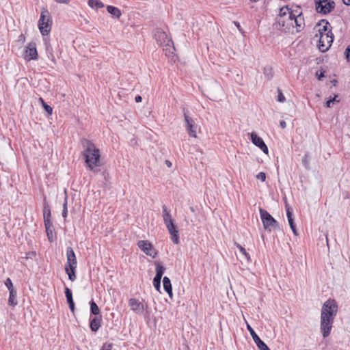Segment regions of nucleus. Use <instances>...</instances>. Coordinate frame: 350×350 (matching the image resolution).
Listing matches in <instances>:
<instances>
[{
  "mask_svg": "<svg viewBox=\"0 0 350 350\" xmlns=\"http://www.w3.org/2000/svg\"><path fill=\"white\" fill-rule=\"evenodd\" d=\"M338 312V305L334 299H328L323 305L321 312V332L324 338L331 333L334 317Z\"/></svg>",
  "mask_w": 350,
  "mask_h": 350,
  "instance_id": "obj_1",
  "label": "nucleus"
},
{
  "mask_svg": "<svg viewBox=\"0 0 350 350\" xmlns=\"http://www.w3.org/2000/svg\"><path fill=\"white\" fill-rule=\"evenodd\" d=\"M81 143L83 148L82 155L84 157L87 168L90 171L96 172V167L101 165L99 149L91 141L85 138H83Z\"/></svg>",
  "mask_w": 350,
  "mask_h": 350,
  "instance_id": "obj_2",
  "label": "nucleus"
},
{
  "mask_svg": "<svg viewBox=\"0 0 350 350\" xmlns=\"http://www.w3.org/2000/svg\"><path fill=\"white\" fill-rule=\"evenodd\" d=\"M52 19L48 10L42 8L40 18L38 21V27L42 36L48 35L51 29Z\"/></svg>",
  "mask_w": 350,
  "mask_h": 350,
  "instance_id": "obj_3",
  "label": "nucleus"
},
{
  "mask_svg": "<svg viewBox=\"0 0 350 350\" xmlns=\"http://www.w3.org/2000/svg\"><path fill=\"white\" fill-rule=\"evenodd\" d=\"M260 214L265 230L271 231L278 227V221L267 211L260 208Z\"/></svg>",
  "mask_w": 350,
  "mask_h": 350,
  "instance_id": "obj_4",
  "label": "nucleus"
},
{
  "mask_svg": "<svg viewBox=\"0 0 350 350\" xmlns=\"http://www.w3.org/2000/svg\"><path fill=\"white\" fill-rule=\"evenodd\" d=\"M314 3L316 11L323 14L331 12L335 7V3L332 0H314Z\"/></svg>",
  "mask_w": 350,
  "mask_h": 350,
  "instance_id": "obj_5",
  "label": "nucleus"
},
{
  "mask_svg": "<svg viewBox=\"0 0 350 350\" xmlns=\"http://www.w3.org/2000/svg\"><path fill=\"white\" fill-rule=\"evenodd\" d=\"M154 36L157 44L160 46H170V44H174L173 41L168 38L167 33L161 29H156Z\"/></svg>",
  "mask_w": 350,
  "mask_h": 350,
  "instance_id": "obj_6",
  "label": "nucleus"
},
{
  "mask_svg": "<svg viewBox=\"0 0 350 350\" xmlns=\"http://www.w3.org/2000/svg\"><path fill=\"white\" fill-rule=\"evenodd\" d=\"M183 115L186 122V130L188 134L193 137H196V125L193 120L189 116L188 109L183 108Z\"/></svg>",
  "mask_w": 350,
  "mask_h": 350,
  "instance_id": "obj_7",
  "label": "nucleus"
},
{
  "mask_svg": "<svg viewBox=\"0 0 350 350\" xmlns=\"http://www.w3.org/2000/svg\"><path fill=\"white\" fill-rule=\"evenodd\" d=\"M137 245L146 255L152 258L156 257L157 252L149 241L141 240L138 241Z\"/></svg>",
  "mask_w": 350,
  "mask_h": 350,
  "instance_id": "obj_8",
  "label": "nucleus"
},
{
  "mask_svg": "<svg viewBox=\"0 0 350 350\" xmlns=\"http://www.w3.org/2000/svg\"><path fill=\"white\" fill-rule=\"evenodd\" d=\"M334 40V35L321 36L319 38V49L321 52H325L331 46Z\"/></svg>",
  "mask_w": 350,
  "mask_h": 350,
  "instance_id": "obj_9",
  "label": "nucleus"
},
{
  "mask_svg": "<svg viewBox=\"0 0 350 350\" xmlns=\"http://www.w3.org/2000/svg\"><path fill=\"white\" fill-rule=\"evenodd\" d=\"M66 258L67 262L65 268L77 269V261L75 253L71 247H68L66 249Z\"/></svg>",
  "mask_w": 350,
  "mask_h": 350,
  "instance_id": "obj_10",
  "label": "nucleus"
},
{
  "mask_svg": "<svg viewBox=\"0 0 350 350\" xmlns=\"http://www.w3.org/2000/svg\"><path fill=\"white\" fill-rule=\"evenodd\" d=\"M247 328L260 350H270L268 346L260 338V337L256 334L255 331L249 324H247Z\"/></svg>",
  "mask_w": 350,
  "mask_h": 350,
  "instance_id": "obj_11",
  "label": "nucleus"
},
{
  "mask_svg": "<svg viewBox=\"0 0 350 350\" xmlns=\"http://www.w3.org/2000/svg\"><path fill=\"white\" fill-rule=\"evenodd\" d=\"M251 140L252 143L258 147L264 153L267 154L269 152L268 148L263 139L257 135L254 132L251 133Z\"/></svg>",
  "mask_w": 350,
  "mask_h": 350,
  "instance_id": "obj_12",
  "label": "nucleus"
},
{
  "mask_svg": "<svg viewBox=\"0 0 350 350\" xmlns=\"http://www.w3.org/2000/svg\"><path fill=\"white\" fill-rule=\"evenodd\" d=\"M38 52L34 42H30L25 50V59L27 61L35 60L38 59Z\"/></svg>",
  "mask_w": 350,
  "mask_h": 350,
  "instance_id": "obj_13",
  "label": "nucleus"
},
{
  "mask_svg": "<svg viewBox=\"0 0 350 350\" xmlns=\"http://www.w3.org/2000/svg\"><path fill=\"white\" fill-rule=\"evenodd\" d=\"M129 306L131 309L137 314H142L144 312V305L137 299L131 298L129 300Z\"/></svg>",
  "mask_w": 350,
  "mask_h": 350,
  "instance_id": "obj_14",
  "label": "nucleus"
},
{
  "mask_svg": "<svg viewBox=\"0 0 350 350\" xmlns=\"http://www.w3.org/2000/svg\"><path fill=\"white\" fill-rule=\"evenodd\" d=\"M319 29L318 30L320 36L325 35H331L332 33L330 24L326 20H321L318 24Z\"/></svg>",
  "mask_w": 350,
  "mask_h": 350,
  "instance_id": "obj_15",
  "label": "nucleus"
},
{
  "mask_svg": "<svg viewBox=\"0 0 350 350\" xmlns=\"http://www.w3.org/2000/svg\"><path fill=\"white\" fill-rule=\"evenodd\" d=\"M166 227L169 231L173 243L174 244H178L179 243V232L176 229V225L173 223L170 224V225H167Z\"/></svg>",
  "mask_w": 350,
  "mask_h": 350,
  "instance_id": "obj_16",
  "label": "nucleus"
},
{
  "mask_svg": "<svg viewBox=\"0 0 350 350\" xmlns=\"http://www.w3.org/2000/svg\"><path fill=\"white\" fill-rule=\"evenodd\" d=\"M102 317L96 316L94 318L90 319V327L92 332H97L101 326Z\"/></svg>",
  "mask_w": 350,
  "mask_h": 350,
  "instance_id": "obj_17",
  "label": "nucleus"
},
{
  "mask_svg": "<svg viewBox=\"0 0 350 350\" xmlns=\"http://www.w3.org/2000/svg\"><path fill=\"white\" fill-rule=\"evenodd\" d=\"M162 209L163 219L165 226H167V225H170V224H173L174 220L172 218L171 214L167 211L166 206L163 205Z\"/></svg>",
  "mask_w": 350,
  "mask_h": 350,
  "instance_id": "obj_18",
  "label": "nucleus"
},
{
  "mask_svg": "<svg viewBox=\"0 0 350 350\" xmlns=\"http://www.w3.org/2000/svg\"><path fill=\"white\" fill-rule=\"evenodd\" d=\"M293 12L288 11V7L280 8V13L278 15V16H282V18H286V19L289 21L290 25H291L293 23Z\"/></svg>",
  "mask_w": 350,
  "mask_h": 350,
  "instance_id": "obj_19",
  "label": "nucleus"
},
{
  "mask_svg": "<svg viewBox=\"0 0 350 350\" xmlns=\"http://www.w3.org/2000/svg\"><path fill=\"white\" fill-rule=\"evenodd\" d=\"M288 22H289V21L287 20L286 18L277 16L275 18V22L273 25L276 29L280 30L282 27L288 25Z\"/></svg>",
  "mask_w": 350,
  "mask_h": 350,
  "instance_id": "obj_20",
  "label": "nucleus"
},
{
  "mask_svg": "<svg viewBox=\"0 0 350 350\" xmlns=\"http://www.w3.org/2000/svg\"><path fill=\"white\" fill-rule=\"evenodd\" d=\"M163 288L170 297H172V287L170 278L165 276L163 279Z\"/></svg>",
  "mask_w": 350,
  "mask_h": 350,
  "instance_id": "obj_21",
  "label": "nucleus"
},
{
  "mask_svg": "<svg viewBox=\"0 0 350 350\" xmlns=\"http://www.w3.org/2000/svg\"><path fill=\"white\" fill-rule=\"evenodd\" d=\"M293 21H294L295 23L296 24V26L297 27V31H300V29L304 27V16H302L301 14H299L297 16H295V14H293Z\"/></svg>",
  "mask_w": 350,
  "mask_h": 350,
  "instance_id": "obj_22",
  "label": "nucleus"
},
{
  "mask_svg": "<svg viewBox=\"0 0 350 350\" xmlns=\"http://www.w3.org/2000/svg\"><path fill=\"white\" fill-rule=\"evenodd\" d=\"M154 265L156 267V275L154 277L161 279L165 270V268L163 267L162 262L160 261H155Z\"/></svg>",
  "mask_w": 350,
  "mask_h": 350,
  "instance_id": "obj_23",
  "label": "nucleus"
},
{
  "mask_svg": "<svg viewBox=\"0 0 350 350\" xmlns=\"http://www.w3.org/2000/svg\"><path fill=\"white\" fill-rule=\"evenodd\" d=\"M10 295L8 298V304L10 306L14 307L17 305L18 302L16 300L17 292L16 289H10Z\"/></svg>",
  "mask_w": 350,
  "mask_h": 350,
  "instance_id": "obj_24",
  "label": "nucleus"
},
{
  "mask_svg": "<svg viewBox=\"0 0 350 350\" xmlns=\"http://www.w3.org/2000/svg\"><path fill=\"white\" fill-rule=\"evenodd\" d=\"M107 10L109 14H111L113 17L116 18H119L122 14L120 10L118 8L112 5H107Z\"/></svg>",
  "mask_w": 350,
  "mask_h": 350,
  "instance_id": "obj_25",
  "label": "nucleus"
},
{
  "mask_svg": "<svg viewBox=\"0 0 350 350\" xmlns=\"http://www.w3.org/2000/svg\"><path fill=\"white\" fill-rule=\"evenodd\" d=\"M88 5L95 10H98L104 7L103 3L100 0H89Z\"/></svg>",
  "mask_w": 350,
  "mask_h": 350,
  "instance_id": "obj_26",
  "label": "nucleus"
},
{
  "mask_svg": "<svg viewBox=\"0 0 350 350\" xmlns=\"http://www.w3.org/2000/svg\"><path fill=\"white\" fill-rule=\"evenodd\" d=\"M90 311H91V314L95 315V316H97V315H100V309L98 308V306H97V304L95 303V301L92 299L90 303Z\"/></svg>",
  "mask_w": 350,
  "mask_h": 350,
  "instance_id": "obj_27",
  "label": "nucleus"
},
{
  "mask_svg": "<svg viewBox=\"0 0 350 350\" xmlns=\"http://www.w3.org/2000/svg\"><path fill=\"white\" fill-rule=\"evenodd\" d=\"M263 73L267 80H271L273 78V71L271 66H265L263 70Z\"/></svg>",
  "mask_w": 350,
  "mask_h": 350,
  "instance_id": "obj_28",
  "label": "nucleus"
},
{
  "mask_svg": "<svg viewBox=\"0 0 350 350\" xmlns=\"http://www.w3.org/2000/svg\"><path fill=\"white\" fill-rule=\"evenodd\" d=\"M65 271L68 276L69 280L74 281L76 279V269L65 268Z\"/></svg>",
  "mask_w": 350,
  "mask_h": 350,
  "instance_id": "obj_29",
  "label": "nucleus"
},
{
  "mask_svg": "<svg viewBox=\"0 0 350 350\" xmlns=\"http://www.w3.org/2000/svg\"><path fill=\"white\" fill-rule=\"evenodd\" d=\"M39 102L42 104V107H44L45 111L47 112V113L49 115H51L53 113V108L51 106H49V105H47L44 102V100L42 98H39Z\"/></svg>",
  "mask_w": 350,
  "mask_h": 350,
  "instance_id": "obj_30",
  "label": "nucleus"
},
{
  "mask_svg": "<svg viewBox=\"0 0 350 350\" xmlns=\"http://www.w3.org/2000/svg\"><path fill=\"white\" fill-rule=\"evenodd\" d=\"M65 295H66L68 304L74 302L72 291L68 287H65Z\"/></svg>",
  "mask_w": 350,
  "mask_h": 350,
  "instance_id": "obj_31",
  "label": "nucleus"
},
{
  "mask_svg": "<svg viewBox=\"0 0 350 350\" xmlns=\"http://www.w3.org/2000/svg\"><path fill=\"white\" fill-rule=\"evenodd\" d=\"M45 44H46V55H47L49 59H51L52 60H53L54 55H53V53L52 46L48 42H46Z\"/></svg>",
  "mask_w": 350,
  "mask_h": 350,
  "instance_id": "obj_32",
  "label": "nucleus"
},
{
  "mask_svg": "<svg viewBox=\"0 0 350 350\" xmlns=\"http://www.w3.org/2000/svg\"><path fill=\"white\" fill-rule=\"evenodd\" d=\"M235 245L237 247V248L239 250V251L244 255L245 258L250 261V254L246 252L245 249L242 247L240 244L235 243Z\"/></svg>",
  "mask_w": 350,
  "mask_h": 350,
  "instance_id": "obj_33",
  "label": "nucleus"
},
{
  "mask_svg": "<svg viewBox=\"0 0 350 350\" xmlns=\"http://www.w3.org/2000/svg\"><path fill=\"white\" fill-rule=\"evenodd\" d=\"M67 204H68V196H67V195H66L65 198H64V202L63 204V210H62V216L64 218H66L68 216Z\"/></svg>",
  "mask_w": 350,
  "mask_h": 350,
  "instance_id": "obj_34",
  "label": "nucleus"
},
{
  "mask_svg": "<svg viewBox=\"0 0 350 350\" xmlns=\"http://www.w3.org/2000/svg\"><path fill=\"white\" fill-rule=\"evenodd\" d=\"M165 48L163 49V51L165 52V55L170 56V55L174 53V51L175 50L174 45L172 44H170V46H165Z\"/></svg>",
  "mask_w": 350,
  "mask_h": 350,
  "instance_id": "obj_35",
  "label": "nucleus"
},
{
  "mask_svg": "<svg viewBox=\"0 0 350 350\" xmlns=\"http://www.w3.org/2000/svg\"><path fill=\"white\" fill-rule=\"evenodd\" d=\"M43 216H44V219L45 218H51V209H50L49 206L46 205L44 206Z\"/></svg>",
  "mask_w": 350,
  "mask_h": 350,
  "instance_id": "obj_36",
  "label": "nucleus"
},
{
  "mask_svg": "<svg viewBox=\"0 0 350 350\" xmlns=\"http://www.w3.org/2000/svg\"><path fill=\"white\" fill-rule=\"evenodd\" d=\"M309 162H310V157L309 154H305L304 157L302 159V163L306 169H309Z\"/></svg>",
  "mask_w": 350,
  "mask_h": 350,
  "instance_id": "obj_37",
  "label": "nucleus"
},
{
  "mask_svg": "<svg viewBox=\"0 0 350 350\" xmlns=\"http://www.w3.org/2000/svg\"><path fill=\"white\" fill-rule=\"evenodd\" d=\"M161 279L154 277L153 279V285L155 289L158 291H160Z\"/></svg>",
  "mask_w": 350,
  "mask_h": 350,
  "instance_id": "obj_38",
  "label": "nucleus"
},
{
  "mask_svg": "<svg viewBox=\"0 0 350 350\" xmlns=\"http://www.w3.org/2000/svg\"><path fill=\"white\" fill-rule=\"evenodd\" d=\"M44 223L46 230L51 229L53 228L51 218H45L44 219Z\"/></svg>",
  "mask_w": 350,
  "mask_h": 350,
  "instance_id": "obj_39",
  "label": "nucleus"
},
{
  "mask_svg": "<svg viewBox=\"0 0 350 350\" xmlns=\"http://www.w3.org/2000/svg\"><path fill=\"white\" fill-rule=\"evenodd\" d=\"M278 98L277 100L280 103H283L285 100V96H284L282 90L280 89H278Z\"/></svg>",
  "mask_w": 350,
  "mask_h": 350,
  "instance_id": "obj_40",
  "label": "nucleus"
},
{
  "mask_svg": "<svg viewBox=\"0 0 350 350\" xmlns=\"http://www.w3.org/2000/svg\"><path fill=\"white\" fill-rule=\"evenodd\" d=\"M5 285L8 288L9 291L10 289H14L12 280L10 278H7L5 282Z\"/></svg>",
  "mask_w": 350,
  "mask_h": 350,
  "instance_id": "obj_41",
  "label": "nucleus"
},
{
  "mask_svg": "<svg viewBox=\"0 0 350 350\" xmlns=\"http://www.w3.org/2000/svg\"><path fill=\"white\" fill-rule=\"evenodd\" d=\"M289 226L295 235H297V231L295 227V225L294 224V220L289 221H288Z\"/></svg>",
  "mask_w": 350,
  "mask_h": 350,
  "instance_id": "obj_42",
  "label": "nucleus"
},
{
  "mask_svg": "<svg viewBox=\"0 0 350 350\" xmlns=\"http://www.w3.org/2000/svg\"><path fill=\"white\" fill-rule=\"evenodd\" d=\"M46 234H47V237H48L49 241L50 242H53V228L49 229V230H46Z\"/></svg>",
  "mask_w": 350,
  "mask_h": 350,
  "instance_id": "obj_43",
  "label": "nucleus"
},
{
  "mask_svg": "<svg viewBox=\"0 0 350 350\" xmlns=\"http://www.w3.org/2000/svg\"><path fill=\"white\" fill-rule=\"evenodd\" d=\"M256 178L260 180L261 181L264 182L266 179V174L265 172H259L256 175Z\"/></svg>",
  "mask_w": 350,
  "mask_h": 350,
  "instance_id": "obj_44",
  "label": "nucleus"
},
{
  "mask_svg": "<svg viewBox=\"0 0 350 350\" xmlns=\"http://www.w3.org/2000/svg\"><path fill=\"white\" fill-rule=\"evenodd\" d=\"M286 216H287L288 221L293 220V214H292V212L291 211V208L289 207H286Z\"/></svg>",
  "mask_w": 350,
  "mask_h": 350,
  "instance_id": "obj_45",
  "label": "nucleus"
},
{
  "mask_svg": "<svg viewBox=\"0 0 350 350\" xmlns=\"http://www.w3.org/2000/svg\"><path fill=\"white\" fill-rule=\"evenodd\" d=\"M336 101V97H334L333 99H330V100H327L325 103V105L327 107H331L333 105L334 103Z\"/></svg>",
  "mask_w": 350,
  "mask_h": 350,
  "instance_id": "obj_46",
  "label": "nucleus"
},
{
  "mask_svg": "<svg viewBox=\"0 0 350 350\" xmlns=\"http://www.w3.org/2000/svg\"><path fill=\"white\" fill-rule=\"evenodd\" d=\"M111 347H112V345L111 344H107V343H105L100 350H111Z\"/></svg>",
  "mask_w": 350,
  "mask_h": 350,
  "instance_id": "obj_47",
  "label": "nucleus"
},
{
  "mask_svg": "<svg viewBox=\"0 0 350 350\" xmlns=\"http://www.w3.org/2000/svg\"><path fill=\"white\" fill-rule=\"evenodd\" d=\"M346 58L350 62V44L347 46L345 51Z\"/></svg>",
  "mask_w": 350,
  "mask_h": 350,
  "instance_id": "obj_48",
  "label": "nucleus"
},
{
  "mask_svg": "<svg viewBox=\"0 0 350 350\" xmlns=\"http://www.w3.org/2000/svg\"><path fill=\"white\" fill-rule=\"evenodd\" d=\"M57 3L68 4L70 0H54Z\"/></svg>",
  "mask_w": 350,
  "mask_h": 350,
  "instance_id": "obj_49",
  "label": "nucleus"
},
{
  "mask_svg": "<svg viewBox=\"0 0 350 350\" xmlns=\"http://www.w3.org/2000/svg\"><path fill=\"white\" fill-rule=\"evenodd\" d=\"M68 306H69V308L70 309V310L74 312L75 311V303L74 302H72V303H69L68 304Z\"/></svg>",
  "mask_w": 350,
  "mask_h": 350,
  "instance_id": "obj_50",
  "label": "nucleus"
},
{
  "mask_svg": "<svg viewBox=\"0 0 350 350\" xmlns=\"http://www.w3.org/2000/svg\"><path fill=\"white\" fill-rule=\"evenodd\" d=\"M280 126H281L282 129H285V128H286V122H285L284 120H282V121H280Z\"/></svg>",
  "mask_w": 350,
  "mask_h": 350,
  "instance_id": "obj_51",
  "label": "nucleus"
},
{
  "mask_svg": "<svg viewBox=\"0 0 350 350\" xmlns=\"http://www.w3.org/2000/svg\"><path fill=\"white\" fill-rule=\"evenodd\" d=\"M36 256V252H29L27 254V258H32V256Z\"/></svg>",
  "mask_w": 350,
  "mask_h": 350,
  "instance_id": "obj_52",
  "label": "nucleus"
},
{
  "mask_svg": "<svg viewBox=\"0 0 350 350\" xmlns=\"http://www.w3.org/2000/svg\"><path fill=\"white\" fill-rule=\"evenodd\" d=\"M135 101L137 103H139V102H141L142 100V98L141 96L137 95V96H135Z\"/></svg>",
  "mask_w": 350,
  "mask_h": 350,
  "instance_id": "obj_53",
  "label": "nucleus"
},
{
  "mask_svg": "<svg viewBox=\"0 0 350 350\" xmlns=\"http://www.w3.org/2000/svg\"><path fill=\"white\" fill-rule=\"evenodd\" d=\"M317 77H318V79L319 80H321V79L323 77H324V74L323 72H321L319 75L318 73H317Z\"/></svg>",
  "mask_w": 350,
  "mask_h": 350,
  "instance_id": "obj_54",
  "label": "nucleus"
},
{
  "mask_svg": "<svg viewBox=\"0 0 350 350\" xmlns=\"http://www.w3.org/2000/svg\"><path fill=\"white\" fill-rule=\"evenodd\" d=\"M234 24L235 26L239 29V31H241V26L239 22L234 21Z\"/></svg>",
  "mask_w": 350,
  "mask_h": 350,
  "instance_id": "obj_55",
  "label": "nucleus"
},
{
  "mask_svg": "<svg viewBox=\"0 0 350 350\" xmlns=\"http://www.w3.org/2000/svg\"><path fill=\"white\" fill-rule=\"evenodd\" d=\"M343 3L347 5H350V0H342Z\"/></svg>",
  "mask_w": 350,
  "mask_h": 350,
  "instance_id": "obj_56",
  "label": "nucleus"
},
{
  "mask_svg": "<svg viewBox=\"0 0 350 350\" xmlns=\"http://www.w3.org/2000/svg\"><path fill=\"white\" fill-rule=\"evenodd\" d=\"M166 163L168 165V166L171 165V163L169 161H166Z\"/></svg>",
  "mask_w": 350,
  "mask_h": 350,
  "instance_id": "obj_57",
  "label": "nucleus"
},
{
  "mask_svg": "<svg viewBox=\"0 0 350 350\" xmlns=\"http://www.w3.org/2000/svg\"><path fill=\"white\" fill-rule=\"evenodd\" d=\"M191 211H193V212L194 211L193 207H191Z\"/></svg>",
  "mask_w": 350,
  "mask_h": 350,
  "instance_id": "obj_58",
  "label": "nucleus"
}]
</instances>
